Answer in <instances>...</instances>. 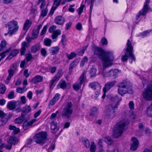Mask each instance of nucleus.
I'll return each mask as SVG.
<instances>
[{"mask_svg": "<svg viewBox=\"0 0 152 152\" xmlns=\"http://www.w3.org/2000/svg\"><path fill=\"white\" fill-rule=\"evenodd\" d=\"M129 123V121L128 119H124L117 123L113 128V137L117 138L121 136L124 132L125 126Z\"/></svg>", "mask_w": 152, "mask_h": 152, "instance_id": "nucleus-3", "label": "nucleus"}, {"mask_svg": "<svg viewBox=\"0 0 152 152\" xmlns=\"http://www.w3.org/2000/svg\"><path fill=\"white\" fill-rule=\"evenodd\" d=\"M101 42L102 45L104 46L105 45H106L107 44V41L106 38L105 37H103L101 40Z\"/></svg>", "mask_w": 152, "mask_h": 152, "instance_id": "nucleus-59", "label": "nucleus"}, {"mask_svg": "<svg viewBox=\"0 0 152 152\" xmlns=\"http://www.w3.org/2000/svg\"><path fill=\"white\" fill-rule=\"evenodd\" d=\"M52 42L51 40L49 38H45L44 40V44L47 46H50Z\"/></svg>", "mask_w": 152, "mask_h": 152, "instance_id": "nucleus-36", "label": "nucleus"}, {"mask_svg": "<svg viewBox=\"0 0 152 152\" xmlns=\"http://www.w3.org/2000/svg\"><path fill=\"white\" fill-rule=\"evenodd\" d=\"M48 11V10L47 8V7H46L45 9L42 10L41 14V16L43 17L46 16L47 15Z\"/></svg>", "mask_w": 152, "mask_h": 152, "instance_id": "nucleus-45", "label": "nucleus"}, {"mask_svg": "<svg viewBox=\"0 0 152 152\" xmlns=\"http://www.w3.org/2000/svg\"><path fill=\"white\" fill-rule=\"evenodd\" d=\"M90 73L92 77L95 76V67L94 66H93L91 69Z\"/></svg>", "mask_w": 152, "mask_h": 152, "instance_id": "nucleus-41", "label": "nucleus"}, {"mask_svg": "<svg viewBox=\"0 0 152 152\" xmlns=\"http://www.w3.org/2000/svg\"><path fill=\"white\" fill-rule=\"evenodd\" d=\"M40 48V43H37L36 44L32 46L31 47V52L33 53H35L39 50Z\"/></svg>", "mask_w": 152, "mask_h": 152, "instance_id": "nucleus-23", "label": "nucleus"}, {"mask_svg": "<svg viewBox=\"0 0 152 152\" xmlns=\"http://www.w3.org/2000/svg\"><path fill=\"white\" fill-rule=\"evenodd\" d=\"M150 32V31H149L148 30L145 31L142 33H141L140 34V36L145 37L148 35Z\"/></svg>", "mask_w": 152, "mask_h": 152, "instance_id": "nucleus-57", "label": "nucleus"}, {"mask_svg": "<svg viewBox=\"0 0 152 152\" xmlns=\"http://www.w3.org/2000/svg\"><path fill=\"white\" fill-rule=\"evenodd\" d=\"M119 71L118 69H111L107 72H103V76L104 77H112L115 78L118 77Z\"/></svg>", "mask_w": 152, "mask_h": 152, "instance_id": "nucleus-11", "label": "nucleus"}, {"mask_svg": "<svg viewBox=\"0 0 152 152\" xmlns=\"http://www.w3.org/2000/svg\"><path fill=\"white\" fill-rule=\"evenodd\" d=\"M7 42L4 40H2L0 44V52L2 51L6 47Z\"/></svg>", "mask_w": 152, "mask_h": 152, "instance_id": "nucleus-37", "label": "nucleus"}, {"mask_svg": "<svg viewBox=\"0 0 152 152\" xmlns=\"http://www.w3.org/2000/svg\"><path fill=\"white\" fill-rule=\"evenodd\" d=\"M88 46H86L83 47L82 49L80 51L78 52V54L80 56H83L84 52L85 50L86 49Z\"/></svg>", "mask_w": 152, "mask_h": 152, "instance_id": "nucleus-47", "label": "nucleus"}, {"mask_svg": "<svg viewBox=\"0 0 152 152\" xmlns=\"http://www.w3.org/2000/svg\"><path fill=\"white\" fill-rule=\"evenodd\" d=\"M65 21L64 18L60 15L56 17L55 20V22L56 24L60 25H63Z\"/></svg>", "mask_w": 152, "mask_h": 152, "instance_id": "nucleus-20", "label": "nucleus"}, {"mask_svg": "<svg viewBox=\"0 0 152 152\" xmlns=\"http://www.w3.org/2000/svg\"><path fill=\"white\" fill-rule=\"evenodd\" d=\"M88 3L91 4L90 6V12L91 13L94 2V0H88Z\"/></svg>", "mask_w": 152, "mask_h": 152, "instance_id": "nucleus-56", "label": "nucleus"}, {"mask_svg": "<svg viewBox=\"0 0 152 152\" xmlns=\"http://www.w3.org/2000/svg\"><path fill=\"white\" fill-rule=\"evenodd\" d=\"M26 90L27 89H26L25 88H21L20 87H18L17 88L16 91L18 93H23L25 92Z\"/></svg>", "mask_w": 152, "mask_h": 152, "instance_id": "nucleus-44", "label": "nucleus"}, {"mask_svg": "<svg viewBox=\"0 0 152 152\" xmlns=\"http://www.w3.org/2000/svg\"><path fill=\"white\" fill-rule=\"evenodd\" d=\"M6 90L5 86L3 84L0 85V93L4 94L5 93Z\"/></svg>", "mask_w": 152, "mask_h": 152, "instance_id": "nucleus-40", "label": "nucleus"}, {"mask_svg": "<svg viewBox=\"0 0 152 152\" xmlns=\"http://www.w3.org/2000/svg\"><path fill=\"white\" fill-rule=\"evenodd\" d=\"M6 27L8 28L9 31V33L13 34L18 30L19 26L18 22L14 20H12L6 25Z\"/></svg>", "mask_w": 152, "mask_h": 152, "instance_id": "nucleus-8", "label": "nucleus"}, {"mask_svg": "<svg viewBox=\"0 0 152 152\" xmlns=\"http://www.w3.org/2000/svg\"><path fill=\"white\" fill-rule=\"evenodd\" d=\"M8 97L10 99H12L15 98L14 92L13 91H11L8 95Z\"/></svg>", "mask_w": 152, "mask_h": 152, "instance_id": "nucleus-54", "label": "nucleus"}, {"mask_svg": "<svg viewBox=\"0 0 152 152\" xmlns=\"http://www.w3.org/2000/svg\"><path fill=\"white\" fill-rule=\"evenodd\" d=\"M31 108L28 105L24 106L22 110V113H21L24 114L25 115L26 113H28L31 111Z\"/></svg>", "mask_w": 152, "mask_h": 152, "instance_id": "nucleus-33", "label": "nucleus"}, {"mask_svg": "<svg viewBox=\"0 0 152 152\" xmlns=\"http://www.w3.org/2000/svg\"><path fill=\"white\" fill-rule=\"evenodd\" d=\"M84 73H83L80 76L79 79L80 82L79 83L75 84L73 85V87L74 90L75 91H78L79 90L81 86L83 83L84 81Z\"/></svg>", "mask_w": 152, "mask_h": 152, "instance_id": "nucleus-13", "label": "nucleus"}, {"mask_svg": "<svg viewBox=\"0 0 152 152\" xmlns=\"http://www.w3.org/2000/svg\"><path fill=\"white\" fill-rule=\"evenodd\" d=\"M39 34V33L35 29H33L31 32V36L27 37L26 38V39L28 42L30 43L32 40L37 39Z\"/></svg>", "mask_w": 152, "mask_h": 152, "instance_id": "nucleus-12", "label": "nucleus"}, {"mask_svg": "<svg viewBox=\"0 0 152 152\" xmlns=\"http://www.w3.org/2000/svg\"><path fill=\"white\" fill-rule=\"evenodd\" d=\"M59 49V48L58 46L53 47L50 49L49 51L52 55H54L58 53Z\"/></svg>", "mask_w": 152, "mask_h": 152, "instance_id": "nucleus-28", "label": "nucleus"}, {"mask_svg": "<svg viewBox=\"0 0 152 152\" xmlns=\"http://www.w3.org/2000/svg\"><path fill=\"white\" fill-rule=\"evenodd\" d=\"M59 85L61 88L63 89L66 87V83L65 81H61L59 83Z\"/></svg>", "mask_w": 152, "mask_h": 152, "instance_id": "nucleus-39", "label": "nucleus"}, {"mask_svg": "<svg viewBox=\"0 0 152 152\" xmlns=\"http://www.w3.org/2000/svg\"><path fill=\"white\" fill-rule=\"evenodd\" d=\"M102 140L101 139H99L98 144L100 147L101 148V149L99 151V152H105V151L102 148Z\"/></svg>", "mask_w": 152, "mask_h": 152, "instance_id": "nucleus-52", "label": "nucleus"}, {"mask_svg": "<svg viewBox=\"0 0 152 152\" xmlns=\"http://www.w3.org/2000/svg\"><path fill=\"white\" fill-rule=\"evenodd\" d=\"M47 26H45L44 27L40 33L41 36H43L45 34L47 30Z\"/></svg>", "mask_w": 152, "mask_h": 152, "instance_id": "nucleus-55", "label": "nucleus"}, {"mask_svg": "<svg viewBox=\"0 0 152 152\" xmlns=\"http://www.w3.org/2000/svg\"><path fill=\"white\" fill-rule=\"evenodd\" d=\"M66 41L65 36L64 35H63L62 36V39L61 40V42L62 44L64 46H65L66 45Z\"/></svg>", "mask_w": 152, "mask_h": 152, "instance_id": "nucleus-58", "label": "nucleus"}, {"mask_svg": "<svg viewBox=\"0 0 152 152\" xmlns=\"http://www.w3.org/2000/svg\"><path fill=\"white\" fill-rule=\"evenodd\" d=\"M80 140L86 148H89L90 144L89 140L87 138L83 137L80 138Z\"/></svg>", "mask_w": 152, "mask_h": 152, "instance_id": "nucleus-24", "label": "nucleus"}, {"mask_svg": "<svg viewBox=\"0 0 152 152\" xmlns=\"http://www.w3.org/2000/svg\"><path fill=\"white\" fill-rule=\"evenodd\" d=\"M41 53L42 55L44 57H46L47 55V51L44 48H42L41 50Z\"/></svg>", "mask_w": 152, "mask_h": 152, "instance_id": "nucleus-63", "label": "nucleus"}, {"mask_svg": "<svg viewBox=\"0 0 152 152\" xmlns=\"http://www.w3.org/2000/svg\"><path fill=\"white\" fill-rule=\"evenodd\" d=\"M116 81H109L106 83L104 87L103 88V91L104 92H107L109 91L110 89L113 87L116 83Z\"/></svg>", "mask_w": 152, "mask_h": 152, "instance_id": "nucleus-14", "label": "nucleus"}, {"mask_svg": "<svg viewBox=\"0 0 152 152\" xmlns=\"http://www.w3.org/2000/svg\"><path fill=\"white\" fill-rule=\"evenodd\" d=\"M105 142L108 145H111L113 143V141L109 137H107L105 139Z\"/></svg>", "mask_w": 152, "mask_h": 152, "instance_id": "nucleus-60", "label": "nucleus"}, {"mask_svg": "<svg viewBox=\"0 0 152 152\" xmlns=\"http://www.w3.org/2000/svg\"><path fill=\"white\" fill-rule=\"evenodd\" d=\"M17 68V64L15 63H14V64H13L11 65V68H10V69L15 72Z\"/></svg>", "mask_w": 152, "mask_h": 152, "instance_id": "nucleus-61", "label": "nucleus"}, {"mask_svg": "<svg viewBox=\"0 0 152 152\" xmlns=\"http://www.w3.org/2000/svg\"><path fill=\"white\" fill-rule=\"evenodd\" d=\"M66 56L67 58L69 59L70 60L76 57V54L74 52H71L70 54H66Z\"/></svg>", "mask_w": 152, "mask_h": 152, "instance_id": "nucleus-38", "label": "nucleus"}, {"mask_svg": "<svg viewBox=\"0 0 152 152\" xmlns=\"http://www.w3.org/2000/svg\"><path fill=\"white\" fill-rule=\"evenodd\" d=\"M72 113V102L70 101L65 104L62 112V117L66 119L70 118Z\"/></svg>", "mask_w": 152, "mask_h": 152, "instance_id": "nucleus-6", "label": "nucleus"}, {"mask_svg": "<svg viewBox=\"0 0 152 152\" xmlns=\"http://www.w3.org/2000/svg\"><path fill=\"white\" fill-rule=\"evenodd\" d=\"M9 129L10 130H13L12 132L13 134H16L20 132V130L19 128H16L15 126L11 125L9 126Z\"/></svg>", "mask_w": 152, "mask_h": 152, "instance_id": "nucleus-31", "label": "nucleus"}, {"mask_svg": "<svg viewBox=\"0 0 152 152\" xmlns=\"http://www.w3.org/2000/svg\"><path fill=\"white\" fill-rule=\"evenodd\" d=\"M147 111L148 115L150 117H152V109L151 107H148Z\"/></svg>", "mask_w": 152, "mask_h": 152, "instance_id": "nucleus-62", "label": "nucleus"}, {"mask_svg": "<svg viewBox=\"0 0 152 152\" xmlns=\"http://www.w3.org/2000/svg\"><path fill=\"white\" fill-rule=\"evenodd\" d=\"M150 0H146L142 9L139 11V13L136 15V20H137L141 15H145L148 11H152V9L148 6Z\"/></svg>", "mask_w": 152, "mask_h": 152, "instance_id": "nucleus-10", "label": "nucleus"}, {"mask_svg": "<svg viewBox=\"0 0 152 152\" xmlns=\"http://www.w3.org/2000/svg\"><path fill=\"white\" fill-rule=\"evenodd\" d=\"M132 143L131 144V147L130 149L132 151L136 150L138 146L139 142L137 138L135 137H133L132 138Z\"/></svg>", "mask_w": 152, "mask_h": 152, "instance_id": "nucleus-15", "label": "nucleus"}, {"mask_svg": "<svg viewBox=\"0 0 152 152\" xmlns=\"http://www.w3.org/2000/svg\"><path fill=\"white\" fill-rule=\"evenodd\" d=\"M51 129L53 130V132L55 134L59 129L58 128L57 126V123L54 121H52L51 123Z\"/></svg>", "mask_w": 152, "mask_h": 152, "instance_id": "nucleus-26", "label": "nucleus"}, {"mask_svg": "<svg viewBox=\"0 0 152 152\" xmlns=\"http://www.w3.org/2000/svg\"><path fill=\"white\" fill-rule=\"evenodd\" d=\"M56 28V26L53 25L50 27L48 29L49 32L50 33H53Z\"/></svg>", "mask_w": 152, "mask_h": 152, "instance_id": "nucleus-46", "label": "nucleus"}, {"mask_svg": "<svg viewBox=\"0 0 152 152\" xmlns=\"http://www.w3.org/2000/svg\"><path fill=\"white\" fill-rule=\"evenodd\" d=\"M61 34V32L60 30H55L51 35V37L53 39L56 38L58 36L60 35Z\"/></svg>", "mask_w": 152, "mask_h": 152, "instance_id": "nucleus-35", "label": "nucleus"}, {"mask_svg": "<svg viewBox=\"0 0 152 152\" xmlns=\"http://www.w3.org/2000/svg\"><path fill=\"white\" fill-rule=\"evenodd\" d=\"M118 93L121 96L127 93L130 94L133 93L132 87L129 86L126 81L120 83L118 84Z\"/></svg>", "mask_w": 152, "mask_h": 152, "instance_id": "nucleus-5", "label": "nucleus"}, {"mask_svg": "<svg viewBox=\"0 0 152 152\" xmlns=\"http://www.w3.org/2000/svg\"><path fill=\"white\" fill-rule=\"evenodd\" d=\"M60 96V94H59L58 93L56 94L54 97L50 102L49 104V106H50L54 105L59 99Z\"/></svg>", "mask_w": 152, "mask_h": 152, "instance_id": "nucleus-25", "label": "nucleus"}, {"mask_svg": "<svg viewBox=\"0 0 152 152\" xmlns=\"http://www.w3.org/2000/svg\"><path fill=\"white\" fill-rule=\"evenodd\" d=\"M61 0H54V3L50 13L53 15L55 10L60 4Z\"/></svg>", "mask_w": 152, "mask_h": 152, "instance_id": "nucleus-19", "label": "nucleus"}, {"mask_svg": "<svg viewBox=\"0 0 152 152\" xmlns=\"http://www.w3.org/2000/svg\"><path fill=\"white\" fill-rule=\"evenodd\" d=\"M43 80L42 77L39 75H37L32 79L31 82L33 84H36L42 81Z\"/></svg>", "mask_w": 152, "mask_h": 152, "instance_id": "nucleus-21", "label": "nucleus"}, {"mask_svg": "<svg viewBox=\"0 0 152 152\" xmlns=\"http://www.w3.org/2000/svg\"><path fill=\"white\" fill-rule=\"evenodd\" d=\"M6 114L2 110H0V117L1 119H5Z\"/></svg>", "mask_w": 152, "mask_h": 152, "instance_id": "nucleus-64", "label": "nucleus"}, {"mask_svg": "<svg viewBox=\"0 0 152 152\" xmlns=\"http://www.w3.org/2000/svg\"><path fill=\"white\" fill-rule=\"evenodd\" d=\"M95 50L96 54L99 56L104 67H108L112 65L114 58L112 53L109 51L104 52L102 48L98 47H96Z\"/></svg>", "mask_w": 152, "mask_h": 152, "instance_id": "nucleus-1", "label": "nucleus"}, {"mask_svg": "<svg viewBox=\"0 0 152 152\" xmlns=\"http://www.w3.org/2000/svg\"><path fill=\"white\" fill-rule=\"evenodd\" d=\"M25 116V114L21 113V115L20 117H18L17 118H16L15 120V122L17 124H20L22 123L24 119Z\"/></svg>", "mask_w": 152, "mask_h": 152, "instance_id": "nucleus-34", "label": "nucleus"}, {"mask_svg": "<svg viewBox=\"0 0 152 152\" xmlns=\"http://www.w3.org/2000/svg\"><path fill=\"white\" fill-rule=\"evenodd\" d=\"M62 76V74L61 71H59L56 75L54 76L51 80L50 85L52 86L56 82L58 81Z\"/></svg>", "mask_w": 152, "mask_h": 152, "instance_id": "nucleus-16", "label": "nucleus"}, {"mask_svg": "<svg viewBox=\"0 0 152 152\" xmlns=\"http://www.w3.org/2000/svg\"><path fill=\"white\" fill-rule=\"evenodd\" d=\"M15 72V71L10 69H9L8 70L9 75L7 77L5 81V83L7 84H8L9 83V81L10 80L11 78L13 76Z\"/></svg>", "mask_w": 152, "mask_h": 152, "instance_id": "nucleus-30", "label": "nucleus"}, {"mask_svg": "<svg viewBox=\"0 0 152 152\" xmlns=\"http://www.w3.org/2000/svg\"><path fill=\"white\" fill-rule=\"evenodd\" d=\"M84 4H81L80 7L77 9V12L79 15H80L83 12V10L85 7Z\"/></svg>", "mask_w": 152, "mask_h": 152, "instance_id": "nucleus-51", "label": "nucleus"}, {"mask_svg": "<svg viewBox=\"0 0 152 152\" xmlns=\"http://www.w3.org/2000/svg\"><path fill=\"white\" fill-rule=\"evenodd\" d=\"M110 99L112 101L117 102L116 104L114 105H109L107 107L106 110L105 112L106 115L108 118H112L114 117L116 115L115 111V109L117 108L119 104V101L121 100V98L118 99V96L110 95Z\"/></svg>", "mask_w": 152, "mask_h": 152, "instance_id": "nucleus-2", "label": "nucleus"}, {"mask_svg": "<svg viewBox=\"0 0 152 152\" xmlns=\"http://www.w3.org/2000/svg\"><path fill=\"white\" fill-rule=\"evenodd\" d=\"M19 104V102L11 101L9 102L7 104V107L10 110H12L15 109Z\"/></svg>", "mask_w": 152, "mask_h": 152, "instance_id": "nucleus-17", "label": "nucleus"}, {"mask_svg": "<svg viewBox=\"0 0 152 152\" xmlns=\"http://www.w3.org/2000/svg\"><path fill=\"white\" fill-rule=\"evenodd\" d=\"M18 141V140L16 137H11L8 138L7 142L8 143L15 145Z\"/></svg>", "mask_w": 152, "mask_h": 152, "instance_id": "nucleus-29", "label": "nucleus"}, {"mask_svg": "<svg viewBox=\"0 0 152 152\" xmlns=\"http://www.w3.org/2000/svg\"><path fill=\"white\" fill-rule=\"evenodd\" d=\"M28 62L25 60H23L21 62L20 66L21 68H24L28 63Z\"/></svg>", "mask_w": 152, "mask_h": 152, "instance_id": "nucleus-53", "label": "nucleus"}, {"mask_svg": "<svg viewBox=\"0 0 152 152\" xmlns=\"http://www.w3.org/2000/svg\"><path fill=\"white\" fill-rule=\"evenodd\" d=\"M88 61V58L86 56L84 57L81 61L80 66H83L84 65L85 63L87 62Z\"/></svg>", "mask_w": 152, "mask_h": 152, "instance_id": "nucleus-43", "label": "nucleus"}, {"mask_svg": "<svg viewBox=\"0 0 152 152\" xmlns=\"http://www.w3.org/2000/svg\"><path fill=\"white\" fill-rule=\"evenodd\" d=\"M40 3H41L40 8L42 9L45 5L46 3L45 2V0H39L38 3V4L39 5Z\"/></svg>", "mask_w": 152, "mask_h": 152, "instance_id": "nucleus-42", "label": "nucleus"}, {"mask_svg": "<svg viewBox=\"0 0 152 152\" xmlns=\"http://www.w3.org/2000/svg\"><path fill=\"white\" fill-rule=\"evenodd\" d=\"M143 98L147 100H152V84L148 85L143 91Z\"/></svg>", "mask_w": 152, "mask_h": 152, "instance_id": "nucleus-9", "label": "nucleus"}, {"mask_svg": "<svg viewBox=\"0 0 152 152\" xmlns=\"http://www.w3.org/2000/svg\"><path fill=\"white\" fill-rule=\"evenodd\" d=\"M90 147V151L91 152H95V144L94 142H91Z\"/></svg>", "mask_w": 152, "mask_h": 152, "instance_id": "nucleus-48", "label": "nucleus"}, {"mask_svg": "<svg viewBox=\"0 0 152 152\" xmlns=\"http://www.w3.org/2000/svg\"><path fill=\"white\" fill-rule=\"evenodd\" d=\"M47 133L46 132H42L37 134L34 137V141L41 145H43L47 140Z\"/></svg>", "mask_w": 152, "mask_h": 152, "instance_id": "nucleus-7", "label": "nucleus"}, {"mask_svg": "<svg viewBox=\"0 0 152 152\" xmlns=\"http://www.w3.org/2000/svg\"><path fill=\"white\" fill-rule=\"evenodd\" d=\"M101 88V86L100 84L97 82H96V89H97L98 91H97V93H96V94H99L100 92V90Z\"/></svg>", "mask_w": 152, "mask_h": 152, "instance_id": "nucleus-49", "label": "nucleus"}, {"mask_svg": "<svg viewBox=\"0 0 152 152\" xmlns=\"http://www.w3.org/2000/svg\"><path fill=\"white\" fill-rule=\"evenodd\" d=\"M37 121L36 119H34L29 122L24 121L23 124V127L24 130H26L29 128V127L31 126L33 124Z\"/></svg>", "mask_w": 152, "mask_h": 152, "instance_id": "nucleus-18", "label": "nucleus"}, {"mask_svg": "<svg viewBox=\"0 0 152 152\" xmlns=\"http://www.w3.org/2000/svg\"><path fill=\"white\" fill-rule=\"evenodd\" d=\"M7 122V119H1L0 121V127L4 125Z\"/></svg>", "mask_w": 152, "mask_h": 152, "instance_id": "nucleus-50", "label": "nucleus"}, {"mask_svg": "<svg viewBox=\"0 0 152 152\" xmlns=\"http://www.w3.org/2000/svg\"><path fill=\"white\" fill-rule=\"evenodd\" d=\"M32 23V22L31 20L28 19L26 20L23 25V30L27 31L29 29Z\"/></svg>", "mask_w": 152, "mask_h": 152, "instance_id": "nucleus-22", "label": "nucleus"}, {"mask_svg": "<svg viewBox=\"0 0 152 152\" xmlns=\"http://www.w3.org/2000/svg\"><path fill=\"white\" fill-rule=\"evenodd\" d=\"M78 62L77 60H75L70 64L69 69V72L70 73L71 72L73 68L77 64Z\"/></svg>", "mask_w": 152, "mask_h": 152, "instance_id": "nucleus-32", "label": "nucleus"}, {"mask_svg": "<svg viewBox=\"0 0 152 152\" xmlns=\"http://www.w3.org/2000/svg\"><path fill=\"white\" fill-rule=\"evenodd\" d=\"M18 53V50L15 49L13 50L6 58V60H10L14 57Z\"/></svg>", "mask_w": 152, "mask_h": 152, "instance_id": "nucleus-27", "label": "nucleus"}, {"mask_svg": "<svg viewBox=\"0 0 152 152\" xmlns=\"http://www.w3.org/2000/svg\"><path fill=\"white\" fill-rule=\"evenodd\" d=\"M126 48L124 50V55H123L121 57V60L123 61H126L128 59V57H130L132 59L131 63H132L133 61H135V58L134 55L132 53L133 50V47L132 45L131 41L129 39H128L126 44Z\"/></svg>", "mask_w": 152, "mask_h": 152, "instance_id": "nucleus-4", "label": "nucleus"}]
</instances>
